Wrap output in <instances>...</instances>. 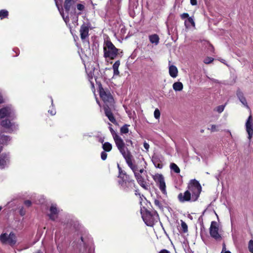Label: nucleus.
Segmentation results:
<instances>
[{
	"label": "nucleus",
	"mask_w": 253,
	"mask_h": 253,
	"mask_svg": "<svg viewBox=\"0 0 253 253\" xmlns=\"http://www.w3.org/2000/svg\"><path fill=\"white\" fill-rule=\"evenodd\" d=\"M123 156L128 166L133 172L134 176L139 185L143 188L147 189V186L144 179V176L146 174V171L143 168L138 169L137 166L133 163V156L130 151L126 153Z\"/></svg>",
	"instance_id": "obj_2"
},
{
	"label": "nucleus",
	"mask_w": 253,
	"mask_h": 253,
	"mask_svg": "<svg viewBox=\"0 0 253 253\" xmlns=\"http://www.w3.org/2000/svg\"><path fill=\"white\" fill-rule=\"evenodd\" d=\"M81 239H82V241H83V238H81Z\"/></svg>",
	"instance_id": "obj_55"
},
{
	"label": "nucleus",
	"mask_w": 253,
	"mask_h": 253,
	"mask_svg": "<svg viewBox=\"0 0 253 253\" xmlns=\"http://www.w3.org/2000/svg\"><path fill=\"white\" fill-rule=\"evenodd\" d=\"M216 126L215 125H212L211 126V131H215L216 130Z\"/></svg>",
	"instance_id": "obj_42"
},
{
	"label": "nucleus",
	"mask_w": 253,
	"mask_h": 253,
	"mask_svg": "<svg viewBox=\"0 0 253 253\" xmlns=\"http://www.w3.org/2000/svg\"><path fill=\"white\" fill-rule=\"evenodd\" d=\"M155 166H156L157 168H159V169H161V168H162V167H163L162 165V164H159L157 166L155 165Z\"/></svg>",
	"instance_id": "obj_49"
},
{
	"label": "nucleus",
	"mask_w": 253,
	"mask_h": 253,
	"mask_svg": "<svg viewBox=\"0 0 253 253\" xmlns=\"http://www.w3.org/2000/svg\"><path fill=\"white\" fill-rule=\"evenodd\" d=\"M188 17H189V14L187 13H184L181 15V18L183 19H184L186 18H188Z\"/></svg>",
	"instance_id": "obj_38"
},
{
	"label": "nucleus",
	"mask_w": 253,
	"mask_h": 253,
	"mask_svg": "<svg viewBox=\"0 0 253 253\" xmlns=\"http://www.w3.org/2000/svg\"><path fill=\"white\" fill-rule=\"evenodd\" d=\"M107 154L105 151L102 152L101 154V159L102 160L104 161L107 159Z\"/></svg>",
	"instance_id": "obj_36"
},
{
	"label": "nucleus",
	"mask_w": 253,
	"mask_h": 253,
	"mask_svg": "<svg viewBox=\"0 0 253 253\" xmlns=\"http://www.w3.org/2000/svg\"><path fill=\"white\" fill-rule=\"evenodd\" d=\"M126 182H124V181H119V184L121 185V186L123 188H125V183H126Z\"/></svg>",
	"instance_id": "obj_45"
},
{
	"label": "nucleus",
	"mask_w": 253,
	"mask_h": 253,
	"mask_svg": "<svg viewBox=\"0 0 253 253\" xmlns=\"http://www.w3.org/2000/svg\"><path fill=\"white\" fill-rule=\"evenodd\" d=\"M236 95L243 105H244L247 108H249V106L248 105V103L245 97L244 96L243 93L240 90H238L237 91Z\"/></svg>",
	"instance_id": "obj_18"
},
{
	"label": "nucleus",
	"mask_w": 253,
	"mask_h": 253,
	"mask_svg": "<svg viewBox=\"0 0 253 253\" xmlns=\"http://www.w3.org/2000/svg\"><path fill=\"white\" fill-rule=\"evenodd\" d=\"M224 253H231L229 251H226Z\"/></svg>",
	"instance_id": "obj_51"
},
{
	"label": "nucleus",
	"mask_w": 253,
	"mask_h": 253,
	"mask_svg": "<svg viewBox=\"0 0 253 253\" xmlns=\"http://www.w3.org/2000/svg\"><path fill=\"white\" fill-rule=\"evenodd\" d=\"M24 204L28 207H29L31 206L32 203L30 200H26L24 202Z\"/></svg>",
	"instance_id": "obj_39"
},
{
	"label": "nucleus",
	"mask_w": 253,
	"mask_h": 253,
	"mask_svg": "<svg viewBox=\"0 0 253 253\" xmlns=\"http://www.w3.org/2000/svg\"><path fill=\"white\" fill-rule=\"evenodd\" d=\"M8 11L6 10H0V17L1 19H3L8 16Z\"/></svg>",
	"instance_id": "obj_27"
},
{
	"label": "nucleus",
	"mask_w": 253,
	"mask_h": 253,
	"mask_svg": "<svg viewBox=\"0 0 253 253\" xmlns=\"http://www.w3.org/2000/svg\"><path fill=\"white\" fill-rule=\"evenodd\" d=\"M173 89L176 91H181L183 88V85L182 83L177 82L174 83L172 85Z\"/></svg>",
	"instance_id": "obj_23"
},
{
	"label": "nucleus",
	"mask_w": 253,
	"mask_h": 253,
	"mask_svg": "<svg viewBox=\"0 0 253 253\" xmlns=\"http://www.w3.org/2000/svg\"><path fill=\"white\" fill-rule=\"evenodd\" d=\"M144 148L147 150H148L149 148V145L148 143H147L146 142H144Z\"/></svg>",
	"instance_id": "obj_44"
},
{
	"label": "nucleus",
	"mask_w": 253,
	"mask_h": 253,
	"mask_svg": "<svg viewBox=\"0 0 253 253\" xmlns=\"http://www.w3.org/2000/svg\"><path fill=\"white\" fill-rule=\"evenodd\" d=\"M110 130L114 139L116 145L121 154L124 155L129 152V150L126 146V145L122 138L118 135L112 128L110 127Z\"/></svg>",
	"instance_id": "obj_6"
},
{
	"label": "nucleus",
	"mask_w": 253,
	"mask_h": 253,
	"mask_svg": "<svg viewBox=\"0 0 253 253\" xmlns=\"http://www.w3.org/2000/svg\"><path fill=\"white\" fill-rule=\"evenodd\" d=\"M143 221L147 226H153L159 220V216L156 211H149L146 209L141 210Z\"/></svg>",
	"instance_id": "obj_3"
},
{
	"label": "nucleus",
	"mask_w": 253,
	"mask_h": 253,
	"mask_svg": "<svg viewBox=\"0 0 253 253\" xmlns=\"http://www.w3.org/2000/svg\"><path fill=\"white\" fill-rule=\"evenodd\" d=\"M246 130L248 134V139L251 140L253 135V120L251 115L246 123Z\"/></svg>",
	"instance_id": "obj_11"
},
{
	"label": "nucleus",
	"mask_w": 253,
	"mask_h": 253,
	"mask_svg": "<svg viewBox=\"0 0 253 253\" xmlns=\"http://www.w3.org/2000/svg\"><path fill=\"white\" fill-rule=\"evenodd\" d=\"M184 25L187 28H190L191 26L195 28V23L194 20V18L192 17H189L188 18L185 20Z\"/></svg>",
	"instance_id": "obj_21"
},
{
	"label": "nucleus",
	"mask_w": 253,
	"mask_h": 253,
	"mask_svg": "<svg viewBox=\"0 0 253 253\" xmlns=\"http://www.w3.org/2000/svg\"><path fill=\"white\" fill-rule=\"evenodd\" d=\"M89 29L87 26L83 24L81 26L80 32L81 38L82 40H84L88 36Z\"/></svg>",
	"instance_id": "obj_16"
},
{
	"label": "nucleus",
	"mask_w": 253,
	"mask_h": 253,
	"mask_svg": "<svg viewBox=\"0 0 253 253\" xmlns=\"http://www.w3.org/2000/svg\"><path fill=\"white\" fill-rule=\"evenodd\" d=\"M171 170L174 171L175 172L178 173L180 172V169L178 166L174 163H172L170 166Z\"/></svg>",
	"instance_id": "obj_25"
},
{
	"label": "nucleus",
	"mask_w": 253,
	"mask_h": 253,
	"mask_svg": "<svg viewBox=\"0 0 253 253\" xmlns=\"http://www.w3.org/2000/svg\"><path fill=\"white\" fill-rule=\"evenodd\" d=\"M20 214L21 215H24L25 214V212L23 210V208H22L20 211Z\"/></svg>",
	"instance_id": "obj_48"
},
{
	"label": "nucleus",
	"mask_w": 253,
	"mask_h": 253,
	"mask_svg": "<svg viewBox=\"0 0 253 253\" xmlns=\"http://www.w3.org/2000/svg\"><path fill=\"white\" fill-rule=\"evenodd\" d=\"M154 204L159 208H160V209L162 208L163 206H162V203L158 200L155 199L154 200Z\"/></svg>",
	"instance_id": "obj_34"
},
{
	"label": "nucleus",
	"mask_w": 253,
	"mask_h": 253,
	"mask_svg": "<svg viewBox=\"0 0 253 253\" xmlns=\"http://www.w3.org/2000/svg\"><path fill=\"white\" fill-rule=\"evenodd\" d=\"M149 40L152 43L157 45L159 42V38L156 34L150 35L149 37Z\"/></svg>",
	"instance_id": "obj_22"
},
{
	"label": "nucleus",
	"mask_w": 253,
	"mask_h": 253,
	"mask_svg": "<svg viewBox=\"0 0 253 253\" xmlns=\"http://www.w3.org/2000/svg\"><path fill=\"white\" fill-rule=\"evenodd\" d=\"M14 115V110L11 105L6 106L0 109V118L12 117Z\"/></svg>",
	"instance_id": "obj_10"
},
{
	"label": "nucleus",
	"mask_w": 253,
	"mask_h": 253,
	"mask_svg": "<svg viewBox=\"0 0 253 253\" xmlns=\"http://www.w3.org/2000/svg\"><path fill=\"white\" fill-rule=\"evenodd\" d=\"M114 71V75L117 76L119 74V71L118 69H113Z\"/></svg>",
	"instance_id": "obj_40"
},
{
	"label": "nucleus",
	"mask_w": 253,
	"mask_h": 253,
	"mask_svg": "<svg viewBox=\"0 0 253 253\" xmlns=\"http://www.w3.org/2000/svg\"><path fill=\"white\" fill-rule=\"evenodd\" d=\"M126 142L127 143H130L131 144H132V141L130 140H126Z\"/></svg>",
	"instance_id": "obj_50"
},
{
	"label": "nucleus",
	"mask_w": 253,
	"mask_h": 253,
	"mask_svg": "<svg viewBox=\"0 0 253 253\" xmlns=\"http://www.w3.org/2000/svg\"><path fill=\"white\" fill-rule=\"evenodd\" d=\"M52 104H53V100H51Z\"/></svg>",
	"instance_id": "obj_56"
},
{
	"label": "nucleus",
	"mask_w": 253,
	"mask_h": 253,
	"mask_svg": "<svg viewBox=\"0 0 253 253\" xmlns=\"http://www.w3.org/2000/svg\"><path fill=\"white\" fill-rule=\"evenodd\" d=\"M100 97L104 103V109L105 115L112 123L115 124L116 121L111 112L114 107V100L110 92L107 88L99 87Z\"/></svg>",
	"instance_id": "obj_1"
},
{
	"label": "nucleus",
	"mask_w": 253,
	"mask_h": 253,
	"mask_svg": "<svg viewBox=\"0 0 253 253\" xmlns=\"http://www.w3.org/2000/svg\"><path fill=\"white\" fill-rule=\"evenodd\" d=\"M96 101H97V103L100 105L99 101L97 100Z\"/></svg>",
	"instance_id": "obj_52"
},
{
	"label": "nucleus",
	"mask_w": 253,
	"mask_h": 253,
	"mask_svg": "<svg viewBox=\"0 0 253 253\" xmlns=\"http://www.w3.org/2000/svg\"><path fill=\"white\" fill-rule=\"evenodd\" d=\"M187 190L192 195V201H196L198 199L201 192L202 187L197 180L193 179L189 182Z\"/></svg>",
	"instance_id": "obj_5"
},
{
	"label": "nucleus",
	"mask_w": 253,
	"mask_h": 253,
	"mask_svg": "<svg viewBox=\"0 0 253 253\" xmlns=\"http://www.w3.org/2000/svg\"><path fill=\"white\" fill-rule=\"evenodd\" d=\"M225 105H220V106H217L216 108V111L218 112L219 113H222L223 111H224V108H225Z\"/></svg>",
	"instance_id": "obj_30"
},
{
	"label": "nucleus",
	"mask_w": 253,
	"mask_h": 253,
	"mask_svg": "<svg viewBox=\"0 0 253 253\" xmlns=\"http://www.w3.org/2000/svg\"><path fill=\"white\" fill-rule=\"evenodd\" d=\"M159 253H170V252L167 250L164 249V250H161L159 252Z\"/></svg>",
	"instance_id": "obj_46"
},
{
	"label": "nucleus",
	"mask_w": 253,
	"mask_h": 253,
	"mask_svg": "<svg viewBox=\"0 0 253 253\" xmlns=\"http://www.w3.org/2000/svg\"><path fill=\"white\" fill-rule=\"evenodd\" d=\"M190 3L192 5L197 4V0H190Z\"/></svg>",
	"instance_id": "obj_43"
},
{
	"label": "nucleus",
	"mask_w": 253,
	"mask_h": 253,
	"mask_svg": "<svg viewBox=\"0 0 253 253\" xmlns=\"http://www.w3.org/2000/svg\"><path fill=\"white\" fill-rule=\"evenodd\" d=\"M3 102V99L1 93L0 92V104Z\"/></svg>",
	"instance_id": "obj_47"
},
{
	"label": "nucleus",
	"mask_w": 253,
	"mask_h": 253,
	"mask_svg": "<svg viewBox=\"0 0 253 253\" xmlns=\"http://www.w3.org/2000/svg\"><path fill=\"white\" fill-rule=\"evenodd\" d=\"M178 199L181 203L186 202H194L192 201V195L191 193L187 190L184 193H180L178 195Z\"/></svg>",
	"instance_id": "obj_13"
},
{
	"label": "nucleus",
	"mask_w": 253,
	"mask_h": 253,
	"mask_svg": "<svg viewBox=\"0 0 253 253\" xmlns=\"http://www.w3.org/2000/svg\"><path fill=\"white\" fill-rule=\"evenodd\" d=\"M48 112L50 113V114L52 116L55 115V114H56V111L54 109H52L51 110H49Z\"/></svg>",
	"instance_id": "obj_41"
},
{
	"label": "nucleus",
	"mask_w": 253,
	"mask_h": 253,
	"mask_svg": "<svg viewBox=\"0 0 253 253\" xmlns=\"http://www.w3.org/2000/svg\"><path fill=\"white\" fill-rule=\"evenodd\" d=\"M49 213L48 216L49 218L52 220H55L57 218L58 210L55 205H51L49 209Z\"/></svg>",
	"instance_id": "obj_15"
},
{
	"label": "nucleus",
	"mask_w": 253,
	"mask_h": 253,
	"mask_svg": "<svg viewBox=\"0 0 253 253\" xmlns=\"http://www.w3.org/2000/svg\"><path fill=\"white\" fill-rule=\"evenodd\" d=\"M10 162L9 153H2L0 155V169H4L7 167Z\"/></svg>",
	"instance_id": "obj_12"
},
{
	"label": "nucleus",
	"mask_w": 253,
	"mask_h": 253,
	"mask_svg": "<svg viewBox=\"0 0 253 253\" xmlns=\"http://www.w3.org/2000/svg\"><path fill=\"white\" fill-rule=\"evenodd\" d=\"M213 60V58L208 57H206V58H205V59L204 60V62L205 64H210Z\"/></svg>",
	"instance_id": "obj_31"
},
{
	"label": "nucleus",
	"mask_w": 253,
	"mask_h": 253,
	"mask_svg": "<svg viewBox=\"0 0 253 253\" xmlns=\"http://www.w3.org/2000/svg\"><path fill=\"white\" fill-rule=\"evenodd\" d=\"M77 9L80 10V11H82L84 10V5L82 4H78L77 5Z\"/></svg>",
	"instance_id": "obj_37"
},
{
	"label": "nucleus",
	"mask_w": 253,
	"mask_h": 253,
	"mask_svg": "<svg viewBox=\"0 0 253 253\" xmlns=\"http://www.w3.org/2000/svg\"><path fill=\"white\" fill-rule=\"evenodd\" d=\"M10 140V138L6 135H2L1 136V138L0 139V141L2 143H6L7 141Z\"/></svg>",
	"instance_id": "obj_29"
},
{
	"label": "nucleus",
	"mask_w": 253,
	"mask_h": 253,
	"mask_svg": "<svg viewBox=\"0 0 253 253\" xmlns=\"http://www.w3.org/2000/svg\"><path fill=\"white\" fill-rule=\"evenodd\" d=\"M78 0H65L64 7L68 13L71 9H75V4Z\"/></svg>",
	"instance_id": "obj_14"
},
{
	"label": "nucleus",
	"mask_w": 253,
	"mask_h": 253,
	"mask_svg": "<svg viewBox=\"0 0 253 253\" xmlns=\"http://www.w3.org/2000/svg\"><path fill=\"white\" fill-rule=\"evenodd\" d=\"M1 209H2V207L1 206H0V211H1Z\"/></svg>",
	"instance_id": "obj_54"
},
{
	"label": "nucleus",
	"mask_w": 253,
	"mask_h": 253,
	"mask_svg": "<svg viewBox=\"0 0 253 253\" xmlns=\"http://www.w3.org/2000/svg\"><path fill=\"white\" fill-rule=\"evenodd\" d=\"M181 226L183 232L186 233L188 231V226L186 223L183 221L181 220Z\"/></svg>",
	"instance_id": "obj_28"
},
{
	"label": "nucleus",
	"mask_w": 253,
	"mask_h": 253,
	"mask_svg": "<svg viewBox=\"0 0 253 253\" xmlns=\"http://www.w3.org/2000/svg\"><path fill=\"white\" fill-rule=\"evenodd\" d=\"M1 126L10 130H13L14 128H15V126H13L14 125L7 120L3 121L1 122Z\"/></svg>",
	"instance_id": "obj_20"
},
{
	"label": "nucleus",
	"mask_w": 253,
	"mask_h": 253,
	"mask_svg": "<svg viewBox=\"0 0 253 253\" xmlns=\"http://www.w3.org/2000/svg\"><path fill=\"white\" fill-rule=\"evenodd\" d=\"M212 49L213 47L211 45H210Z\"/></svg>",
	"instance_id": "obj_53"
},
{
	"label": "nucleus",
	"mask_w": 253,
	"mask_h": 253,
	"mask_svg": "<svg viewBox=\"0 0 253 253\" xmlns=\"http://www.w3.org/2000/svg\"><path fill=\"white\" fill-rule=\"evenodd\" d=\"M211 236L217 241L221 240V236L219 232L218 225L216 221H212L210 228Z\"/></svg>",
	"instance_id": "obj_8"
},
{
	"label": "nucleus",
	"mask_w": 253,
	"mask_h": 253,
	"mask_svg": "<svg viewBox=\"0 0 253 253\" xmlns=\"http://www.w3.org/2000/svg\"><path fill=\"white\" fill-rule=\"evenodd\" d=\"M54 1L55 2V4L60 12L61 15L62 16L64 21L65 22V23L66 24H67V23L69 22V18L68 16H67L65 17L64 16L63 9L62 8V6L61 5H59L58 1L57 0H54Z\"/></svg>",
	"instance_id": "obj_17"
},
{
	"label": "nucleus",
	"mask_w": 253,
	"mask_h": 253,
	"mask_svg": "<svg viewBox=\"0 0 253 253\" xmlns=\"http://www.w3.org/2000/svg\"><path fill=\"white\" fill-rule=\"evenodd\" d=\"M119 49L109 40H105L103 44V52L105 58L115 59L118 54Z\"/></svg>",
	"instance_id": "obj_4"
},
{
	"label": "nucleus",
	"mask_w": 253,
	"mask_h": 253,
	"mask_svg": "<svg viewBox=\"0 0 253 253\" xmlns=\"http://www.w3.org/2000/svg\"><path fill=\"white\" fill-rule=\"evenodd\" d=\"M153 179L156 182L157 185L159 187L162 192L164 194L166 193V183L164 177L163 175L160 174H156L153 176Z\"/></svg>",
	"instance_id": "obj_9"
},
{
	"label": "nucleus",
	"mask_w": 253,
	"mask_h": 253,
	"mask_svg": "<svg viewBox=\"0 0 253 253\" xmlns=\"http://www.w3.org/2000/svg\"><path fill=\"white\" fill-rule=\"evenodd\" d=\"M0 241L4 244H8L10 246H14L17 242V237L16 235L13 232H11L9 235L6 233H3L0 236Z\"/></svg>",
	"instance_id": "obj_7"
},
{
	"label": "nucleus",
	"mask_w": 253,
	"mask_h": 253,
	"mask_svg": "<svg viewBox=\"0 0 253 253\" xmlns=\"http://www.w3.org/2000/svg\"><path fill=\"white\" fill-rule=\"evenodd\" d=\"M249 250L251 253H253V240H250L249 242Z\"/></svg>",
	"instance_id": "obj_33"
},
{
	"label": "nucleus",
	"mask_w": 253,
	"mask_h": 253,
	"mask_svg": "<svg viewBox=\"0 0 253 253\" xmlns=\"http://www.w3.org/2000/svg\"><path fill=\"white\" fill-rule=\"evenodd\" d=\"M102 148L105 151L110 152L112 148L111 144L109 142H105L103 144Z\"/></svg>",
	"instance_id": "obj_24"
},
{
	"label": "nucleus",
	"mask_w": 253,
	"mask_h": 253,
	"mask_svg": "<svg viewBox=\"0 0 253 253\" xmlns=\"http://www.w3.org/2000/svg\"><path fill=\"white\" fill-rule=\"evenodd\" d=\"M154 117L156 119H159L160 117V111L158 109H155V110L154 111Z\"/></svg>",
	"instance_id": "obj_32"
},
{
	"label": "nucleus",
	"mask_w": 253,
	"mask_h": 253,
	"mask_svg": "<svg viewBox=\"0 0 253 253\" xmlns=\"http://www.w3.org/2000/svg\"><path fill=\"white\" fill-rule=\"evenodd\" d=\"M120 65V61L118 60L115 62L113 65V69H119V67Z\"/></svg>",
	"instance_id": "obj_35"
},
{
	"label": "nucleus",
	"mask_w": 253,
	"mask_h": 253,
	"mask_svg": "<svg viewBox=\"0 0 253 253\" xmlns=\"http://www.w3.org/2000/svg\"><path fill=\"white\" fill-rule=\"evenodd\" d=\"M169 74L172 78H176L178 74V70L176 66L174 65L169 66Z\"/></svg>",
	"instance_id": "obj_19"
},
{
	"label": "nucleus",
	"mask_w": 253,
	"mask_h": 253,
	"mask_svg": "<svg viewBox=\"0 0 253 253\" xmlns=\"http://www.w3.org/2000/svg\"><path fill=\"white\" fill-rule=\"evenodd\" d=\"M129 126L127 125H125L123 126L120 129L121 133L122 134H126L128 132V126Z\"/></svg>",
	"instance_id": "obj_26"
}]
</instances>
